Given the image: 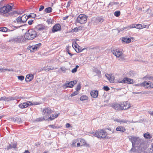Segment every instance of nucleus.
<instances>
[{
	"label": "nucleus",
	"instance_id": "nucleus-7",
	"mask_svg": "<svg viewBox=\"0 0 153 153\" xmlns=\"http://www.w3.org/2000/svg\"><path fill=\"white\" fill-rule=\"evenodd\" d=\"M134 80L128 77H125L122 80H118L117 82L123 84H132L134 83Z\"/></svg>",
	"mask_w": 153,
	"mask_h": 153
},
{
	"label": "nucleus",
	"instance_id": "nucleus-5",
	"mask_svg": "<svg viewBox=\"0 0 153 153\" xmlns=\"http://www.w3.org/2000/svg\"><path fill=\"white\" fill-rule=\"evenodd\" d=\"M12 6L9 4L2 7L0 8V13L6 14L12 11Z\"/></svg>",
	"mask_w": 153,
	"mask_h": 153
},
{
	"label": "nucleus",
	"instance_id": "nucleus-25",
	"mask_svg": "<svg viewBox=\"0 0 153 153\" xmlns=\"http://www.w3.org/2000/svg\"><path fill=\"white\" fill-rule=\"evenodd\" d=\"M23 38L22 36L18 37L15 39V41L17 42H21L23 41Z\"/></svg>",
	"mask_w": 153,
	"mask_h": 153
},
{
	"label": "nucleus",
	"instance_id": "nucleus-3",
	"mask_svg": "<svg viewBox=\"0 0 153 153\" xmlns=\"http://www.w3.org/2000/svg\"><path fill=\"white\" fill-rule=\"evenodd\" d=\"M112 52L113 54L117 57H120V59H123L122 58L123 51V50L117 48H113L112 50Z\"/></svg>",
	"mask_w": 153,
	"mask_h": 153
},
{
	"label": "nucleus",
	"instance_id": "nucleus-50",
	"mask_svg": "<svg viewBox=\"0 0 153 153\" xmlns=\"http://www.w3.org/2000/svg\"><path fill=\"white\" fill-rule=\"evenodd\" d=\"M48 117V121L49 120L51 121V120H53L55 119L54 118L51 117Z\"/></svg>",
	"mask_w": 153,
	"mask_h": 153
},
{
	"label": "nucleus",
	"instance_id": "nucleus-34",
	"mask_svg": "<svg viewBox=\"0 0 153 153\" xmlns=\"http://www.w3.org/2000/svg\"><path fill=\"white\" fill-rule=\"evenodd\" d=\"M7 30V28L6 27H0V31L3 32H6Z\"/></svg>",
	"mask_w": 153,
	"mask_h": 153
},
{
	"label": "nucleus",
	"instance_id": "nucleus-45",
	"mask_svg": "<svg viewBox=\"0 0 153 153\" xmlns=\"http://www.w3.org/2000/svg\"><path fill=\"white\" fill-rule=\"evenodd\" d=\"M12 148H15L16 146V144L15 143H11Z\"/></svg>",
	"mask_w": 153,
	"mask_h": 153
},
{
	"label": "nucleus",
	"instance_id": "nucleus-48",
	"mask_svg": "<svg viewBox=\"0 0 153 153\" xmlns=\"http://www.w3.org/2000/svg\"><path fill=\"white\" fill-rule=\"evenodd\" d=\"M128 121L126 120H121V119L120 123H126Z\"/></svg>",
	"mask_w": 153,
	"mask_h": 153
},
{
	"label": "nucleus",
	"instance_id": "nucleus-44",
	"mask_svg": "<svg viewBox=\"0 0 153 153\" xmlns=\"http://www.w3.org/2000/svg\"><path fill=\"white\" fill-rule=\"evenodd\" d=\"M12 148V144H10L7 146L6 148H5L7 150H9V149H11Z\"/></svg>",
	"mask_w": 153,
	"mask_h": 153
},
{
	"label": "nucleus",
	"instance_id": "nucleus-63",
	"mask_svg": "<svg viewBox=\"0 0 153 153\" xmlns=\"http://www.w3.org/2000/svg\"><path fill=\"white\" fill-rule=\"evenodd\" d=\"M136 24H133L131 25V27L132 28H135L136 27Z\"/></svg>",
	"mask_w": 153,
	"mask_h": 153
},
{
	"label": "nucleus",
	"instance_id": "nucleus-27",
	"mask_svg": "<svg viewBox=\"0 0 153 153\" xmlns=\"http://www.w3.org/2000/svg\"><path fill=\"white\" fill-rule=\"evenodd\" d=\"M88 97L85 95H83L80 98V100L82 101H84L85 100H87L88 99Z\"/></svg>",
	"mask_w": 153,
	"mask_h": 153
},
{
	"label": "nucleus",
	"instance_id": "nucleus-52",
	"mask_svg": "<svg viewBox=\"0 0 153 153\" xmlns=\"http://www.w3.org/2000/svg\"><path fill=\"white\" fill-rule=\"evenodd\" d=\"M71 126L72 127L70 124L69 123H67L66 124V128H69Z\"/></svg>",
	"mask_w": 153,
	"mask_h": 153
},
{
	"label": "nucleus",
	"instance_id": "nucleus-57",
	"mask_svg": "<svg viewBox=\"0 0 153 153\" xmlns=\"http://www.w3.org/2000/svg\"><path fill=\"white\" fill-rule=\"evenodd\" d=\"M5 101L7 102H9L10 101L9 100V97H5Z\"/></svg>",
	"mask_w": 153,
	"mask_h": 153
},
{
	"label": "nucleus",
	"instance_id": "nucleus-23",
	"mask_svg": "<svg viewBox=\"0 0 153 153\" xmlns=\"http://www.w3.org/2000/svg\"><path fill=\"white\" fill-rule=\"evenodd\" d=\"M22 23L25 22L28 19V17L25 14L21 17Z\"/></svg>",
	"mask_w": 153,
	"mask_h": 153
},
{
	"label": "nucleus",
	"instance_id": "nucleus-38",
	"mask_svg": "<svg viewBox=\"0 0 153 153\" xmlns=\"http://www.w3.org/2000/svg\"><path fill=\"white\" fill-rule=\"evenodd\" d=\"M79 93V92L77 91L76 90V91H74L73 92L71 95V97H73L75 95H76Z\"/></svg>",
	"mask_w": 153,
	"mask_h": 153
},
{
	"label": "nucleus",
	"instance_id": "nucleus-22",
	"mask_svg": "<svg viewBox=\"0 0 153 153\" xmlns=\"http://www.w3.org/2000/svg\"><path fill=\"white\" fill-rule=\"evenodd\" d=\"M146 25H142L141 24H136L135 28L139 29H141L146 28Z\"/></svg>",
	"mask_w": 153,
	"mask_h": 153
},
{
	"label": "nucleus",
	"instance_id": "nucleus-4",
	"mask_svg": "<svg viewBox=\"0 0 153 153\" xmlns=\"http://www.w3.org/2000/svg\"><path fill=\"white\" fill-rule=\"evenodd\" d=\"M87 16L84 14H80L77 17L76 22L81 24H85L87 22Z\"/></svg>",
	"mask_w": 153,
	"mask_h": 153
},
{
	"label": "nucleus",
	"instance_id": "nucleus-47",
	"mask_svg": "<svg viewBox=\"0 0 153 153\" xmlns=\"http://www.w3.org/2000/svg\"><path fill=\"white\" fill-rule=\"evenodd\" d=\"M144 83H141L140 84H135L134 85L136 86H141V87H142L143 86V85H144Z\"/></svg>",
	"mask_w": 153,
	"mask_h": 153
},
{
	"label": "nucleus",
	"instance_id": "nucleus-56",
	"mask_svg": "<svg viewBox=\"0 0 153 153\" xmlns=\"http://www.w3.org/2000/svg\"><path fill=\"white\" fill-rule=\"evenodd\" d=\"M115 121H116L118 123H120L121 121V119H115L114 120Z\"/></svg>",
	"mask_w": 153,
	"mask_h": 153
},
{
	"label": "nucleus",
	"instance_id": "nucleus-6",
	"mask_svg": "<svg viewBox=\"0 0 153 153\" xmlns=\"http://www.w3.org/2000/svg\"><path fill=\"white\" fill-rule=\"evenodd\" d=\"M38 104H39L37 103V102L33 104L30 101H27L26 102L19 104V107L20 108L23 109L28 107L29 106H31L33 105H37Z\"/></svg>",
	"mask_w": 153,
	"mask_h": 153
},
{
	"label": "nucleus",
	"instance_id": "nucleus-54",
	"mask_svg": "<svg viewBox=\"0 0 153 153\" xmlns=\"http://www.w3.org/2000/svg\"><path fill=\"white\" fill-rule=\"evenodd\" d=\"M25 77H18V78L19 80H20L21 81H22L24 79Z\"/></svg>",
	"mask_w": 153,
	"mask_h": 153
},
{
	"label": "nucleus",
	"instance_id": "nucleus-30",
	"mask_svg": "<svg viewBox=\"0 0 153 153\" xmlns=\"http://www.w3.org/2000/svg\"><path fill=\"white\" fill-rule=\"evenodd\" d=\"M48 126L53 129H58L60 128V127L56 126L55 125H51Z\"/></svg>",
	"mask_w": 153,
	"mask_h": 153
},
{
	"label": "nucleus",
	"instance_id": "nucleus-33",
	"mask_svg": "<svg viewBox=\"0 0 153 153\" xmlns=\"http://www.w3.org/2000/svg\"><path fill=\"white\" fill-rule=\"evenodd\" d=\"M9 97L10 101L17 100L18 98L17 97Z\"/></svg>",
	"mask_w": 153,
	"mask_h": 153
},
{
	"label": "nucleus",
	"instance_id": "nucleus-26",
	"mask_svg": "<svg viewBox=\"0 0 153 153\" xmlns=\"http://www.w3.org/2000/svg\"><path fill=\"white\" fill-rule=\"evenodd\" d=\"M107 80L111 83H113L114 82V77H106Z\"/></svg>",
	"mask_w": 153,
	"mask_h": 153
},
{
	"label": "nucleus",
	"instance_id": "nucleus-41",
	"mask_svg": "<svg viewBox=\"0 0 153 153\" xmlns=\"http://www.w3.org/2000/svg\"><path fill=\"white\" fill-rule=\"evenodd\" d=\"M79 67V66L78 65L76 66V67L74 68L72 70V73L76 72L77 70V68Z\"/></svg>",
	"mask_w": 153,
	"mask_h": 153
},
{
	"label": "nucleus",
	"instance_id": "nucleus-62",
	"mask_svg": "<svg viewBox=\"0 0 153 153\" xmlns=\"http://www.w3.org/2000/svg\"><path fill=\"white\" fill-rule=\"evenodd\" d=\"M61 69L63 71H65L66 70L65 68L63 67H62L61 68Z\"/></svg>",
	"mask_w": 153,
	"mask_h": 153
},
{
	"label": "nucleus",
	"instance_id": "nucleus-55",
	"mask_svg": "<svg viewBox=\"0 0 153 153\" xmlns=\"http://www.w3.org/2000/svg\"><path fill=\"white\" fill-rule=\"evenodd\" d=\"M33 22V21L32 20H30L28 21V23L29 25H31L32 24Z\"/></svg>",
	"mask_w": 153,
	"mask_h": 153
},
{
	"label": "nucleus",
	"instance_id": "nucleus-14",
	"mask_svg": "<svg viewBox=\"0 0 153 153\" xmlns=\"http://www.w3.org/2000/svg\"><path fill=\"white\" fill-rule=\"evenodd\" d=\"M61 29V27L59 24H57L54 25L52 28V32L55 33L56 32L60 31Z\"/></svg>",
	"mask_w": 153,
	"mask_h": 153
},
{
	"label": "nucleus",
	"instance_id": "nucleus-36",
	"mask_svg": "<svg viewBox=\"0 0 153 153\" xmlns=\"http://www.w3.org/2000/svg\"><path fill=\"white\" fill-rule=\"evenodd\" d=\"M16 20L17 22L18 23H23L22 22L21 17H18L16 19Z\"/></svg>",
	"mask_w": 153,
	"mask_h": 153
},
{
	"label": "nucleus",
	"instance_id": "nucleus-35",
	"mask_svg": "<svg viewBox=\"0 0 153 153\" xmlns=\"http://www.w3.org/2000/svg\"><path fill=\"white\" fill-rule=\"evenodd\" d=\"M142 83H144V85H143V87H145L148 88L149 87V83L148 82H147L146 81H144Z\"/></svg>",
	"mask_w": 153,
	"mask_h": 153
},
{
	"label": "nucleus",
	"instance_id": "nucleus-61",
	"mask_svg": "<svg viewBox=\"0 0 153 153\" xmlns=\"http://www.w3.org/2000/svg\"><path fill=\"white\" fill-rule=\"evenodd\" d=\"M105 75V76L106 77H107L108 76H112V75L111 74H106Z\"/></svg>",
	"mask_w": 153,
	"mask_h": 153
},
{
	"label": "nucleus",
	"instance_id": "nucleus-42",
	"mask_svg": "<svg viewBox=\"0 0 153 153\" xmlns=\"http://www.w3.org/2000/svg\"><path fill=\"white\" fill-rule=\"evenodd\" d=\"M103 132H105V137H100V138H106L107 139H109L110 138V137H109V136H107L106 135H107V133L106 132V131L104 130L103 129Z\"/></svg>",
	"mask_w": 153,
	"mask_h": 153
},
{
	"label": "nucleus",
	"instance_id": "nucleus-60",
	"mask_svg": "<svg viewBox=\"0 0 153 153\" xmlns=\"http://www.w3.org/2000/svg\"><path fill=\"white\" fill-rule=\"evenodd\" d=\"M105 129H107V130H109L110 131H111V132H111V134H112L114 133V131H113V130H112L110 128H105Z\"/></svg>",
	"mask_w": 153,
	"mask_h": 153
},
{
	"label": "nucleus",
	"instance_id": "nucleus-29",
	"mask_svg": "<svg viewBox=\"0 0 153 153\" xmlns=\"http://www.w3.org/2000/svg\"><path fill=\"white\" fill-rule=\"evenodd\" d=\"M144 137L146 139H150L152 138V136L150 134L148 133H146L144 134Z\"/></svg>",
	"mask_w": 153,
	"mask_h": 153
},
{
	"label": "nucleus",
	"instance_id": "nucleus-31",
	"mask_svg": "<svg viewBox=\"0 0 153 153\" xmlns=\"http://www.w3.org/2000/svg\"><path fill=\"white\" fill-rule=\"evenodd\" d=\"M25 80L27 82H29L32 80L34 77H25Z\"/></svg>",
	"mask_w": 153,
	"mask_h": 153
},
{
	"label": "nucleus",
	"instance_id": "nucleus-39",
	"mask_svg": "<svg viewBox=\"0 0 153 153\" xmlns=\"http://www.w3.org/2000/svg\"><path fill=\"white\" fill-rule=\"evenodd\" d=\"M47 22L48 24H52L53 22V19H48L47 20Z\"/></svg>",
	"mask_w": 153,
	"mask_h": 153
},
{
	"label": "nucleus",
	"instance_id": "nucleus-46",
	"mask_svg": "<svg viewBox=\"0 0 153 153\" xmlns=\"http://www.w3.org/2000/svg\"><path fill=\"white\" fill-rule=\"evenodd\" d=\"M45 29V26H41L39 27L38 28L39 30H42Z\"/></svg>",
	"mask_w": 153,
	"mask_h": 153
},
{
	"label": "nucleus",
	"instance_id": "nucleus-32",
	"mask_svg": "<svg viewBox=\"0 0 153 153\" xmlns=\"http://www.w3.org/2000/svg\"><path fill=\"white\" fill-rule=\"evenodd\" d=\"M45 11L46 13H50L52 11V8L51 7H48L45 9Z\"/></svg>",
	"mask_w": 153,
	"mask_h": 153
},
{
	"label": "nucleus",
	"instance_id": "nucleus-10",
	"mask_svg": "<svg viewBox=\"0 0 153 153\" xmlns=\"http://www.w3.org/2000/svg\"><path fill=\"white\" fill-rule=\"evenodd\" d=\"M77 82V81L76 80L71 81L63 85V87L64 88H72L74 85Z\"/></svg>",
	"mask_w": 153,
	"mask_h": 153
},
{
	"label": "nucleus",
	"instance_id": "nucleus-17",
	"mask_svg": "<svg viewBox=\"0 0 153 153\" xmlns=\"http://www.w3.org/2000/svg\"><path fill=\"white\" fill-rule=\"evenodd\" d=\"M90 94L93 98H96L98 97V91L97 90L92 91H91Z\"/></svg>",
	"mask_w": 153,
	"mask_h": 153
},
{
	"label": "nucleus",
	"instance_id": "nucleus-28",
	"mask_svg": "<svg viewBox=\"0 0 153 153\" xmlns=\"http://www.w3.org/2000/svg\"><path fill=\"white\" fill-rule=\"evenodd\" d=\"M13 70L12 69H4V68H2L0 69V72H4L6 71H13Z\"/></svg>",
	"mask_w": 153,
	"mask_h": 153
},
{
	"label": "nucleus",
	"instance_id": "nucleus-2",
	"mask_svg": "<svg viewBox=\"0 0 153 153\" xmlns=\"http://www.w3.org/2000/svg\"><path fill=\"white\" fill-rule=\"evenodd\" d=\"M90 134L94 135L95 137H97L98 138L100 137H105V132H103V129H98L97 131H90L89 133Z\"/></svg>",
	"mask_w": 153,
	"mask_h": 153
},
{
	"label": "nucleus",
	"instance_id": "nucleus-9",
	"mask_svg": "<svg viewBox=\"0 0 153 153\" xmlns=\"http://www.w3.org/2000/svg\"><path fill=\"white\" fill-rule=\"evenodd\" d=\"M52 111L51 108L48 107H45V108L43 109V116L45 117H49L50 114L52 113Z\"/></svg>",
	"mask_w": 153,
	"mask_h": 153
},
{
	"label": "nucleus",
	"instance_id": "nucleus-40",
	"mask_svg": "<svg viewBox=\"0 0 153 153\" xmlns=\"http://www.w3.org/2000/svg\"><path fill=\"white\" fill-rule=\"evenodd\" d=\"M102 88L104 91H108L110 89L107 86H103Z\"/></svg>",
	"mask_w": 153,
	"mask_h": 153
},
{
	"label": "nucleus",
	"instance_id": "nucleus-24",
	"mask_svg": "<svg viewBox=\"0 0 153 153\" xmlns=\"http://www.w3.org/2000/svg\"><path fill=\"white\" fill-rule=\"evenodd\" d=\"M122 41L126 43H129L131 42V39L128 38H123L122 39Z\"/></svg>",
	"mask_w": 153,
	"mask_h": 153
},
{
	"label": "nucleus",
	"instance_id": "nucleus-1",
	"mask_svg": "<svg viewBox=\"0 0 153 153\" xmlns=\"http://www.w3.org/2000/svg\"><path fill=\"white\" fill-rule=\"evenodd\" d=\"M37 36V33L34 30L30 29L26 32L24 37L26 39L31 40L34 39Z\"/></svg>",
	"mask_w": 153,
	"mask_h": 153
},
{
	"label": "nucleus",
	"instance_id": "nucleus-64",
	"mask_svg": "<svg viewBox=\"0 0 153 153\" xmlns=\"http://www.w3.org/2000/svg\"><path fill=\"white\" fill-rule=\"evenodd\" d=\"M68 16H66L65 17H64L63 18V20H65L66 19H67L68 18Z\"/></svg>",
	"mask_w": 153,
	"mask_h": 153
},
{
	"label": "nucleus",
	"instance_id": "nucleus-20",
	"mask_svg": "<svg viewBox=\"0 0 153 153\" xmlns=\"http://www.w3.org/2000/svg\"><path fill=\"white\" fill-rule=\"evenodd\" d=\"M80 144H81V146H84L86 147H89V145L87 143H86V141L85 139H82L80 140Z\"/></svg>",
	"mask_w": 153,
	"mask_h": 153
},
{
	"label": "nucleus",
	"instance_id": "nucleus-12",
	"mask_svg": "<svg viewBox=\"0 0 153 153\" xmlns=\"http://www.w3.org/2000/svg\"><path fill=\"white\" fill-rule=\"evenodd\" d=\"M41 45L42 44L39 43L38 44L29 46V49L31 52H33L37 50Z\"/></svg>",
	"mask_w": 153,
	"mask_h": 153
},
{
	"label": "nucleus",
	"instance_id": "nucleus-58",
	"mask_svg": "<svg viewBox=\"0 0 153 153\" xmlns=\"http://www.w3.org/2000/svg\"><path fill=\"white\" fill-rule=\"evenodd\" d=\"M103 20H104V19H103V18H100L99 19V22H103Z\"/></svg>",
	"mask_w": 153,
	"mask_h": 153
},
{
	"label": "nucleus",
	"instance_id": "nucleus-16",
	"mask_svg": "<svg viewBox=\"0 0 153 153\" xmlns=\"http://www.w3.org/2000/svg\"><path fill=\"white\" fill-rule=\"evenodd\" d=\"M121 104L122 105L123 110H125L128 109L131 106L130 105L127 101L121 102Z\"/></svg>",
	"mask_w": 153,
	"mask_h": 153
},
{
	"label": "nucleus",
	"instance_id": "nucleus-8",
	"mask_svg": "<svg viewBox=\"0 0 153 153\" xmlns=\"http://www.w3.org/2000/svg\"><path fill=\"white\" fill-rule=\"evenodd\" d=\"M138 138L137 137H134L133 136H130L129 137V140L132 143V145L135 146L141 143L139 142V141L138 140Z\"/></svg>",
	"mask_w": 153,
	"mask_h": 153
},
{
	"label": "nucleus",
	"instance_id": "nucleus-11",
	"mask_svg": "<svg viewBox=\"0 0 153 153\" xmlns=\"http://www.w3.org/2000/svg\"><path fill=\"white\" fill-rule=\"evenodd\" d=\"M111 107L116 110H123V109L122 108V105L121 104V102L120 103H114L112 104Z\"/></svg>",
	"mask_w": 153,
	"mask_h": 153
},
{
	"label": "nucleus",
	"instance_id": "nucleus-49",
	"mask_svg": "<svg viewBox=\"0 0 153 153\" xmlns=\"http://www.w3.org/2000/svg\"><path fill=\"white\" fill-rule=\"evenodd\" d=\"M66 50H67V51L68 53L71 56H72L73 55V54H72L71 53H70V50H69V49H68V48H67V49H66Z\"/></svg>",
	"mask_w": 153,
	"mask_h": 153
},
{
	"label": "nucleus",
	"instance_id": "nucleus-13",
	"mask_svg": "<svg viewBox=\"0 0 153 153\" xmlns=\"http://www.w3.org/2000/svg\"><path fill=\"white\" fill-rule=\"evenodd\" d=\"M72 47L78 53L82 52L84 49H82V48L79 46L76 42L73 43Z\"/></svg>",
	"mask_w": 153,
	"mask_h": 153
},
{
	"label": "nucleus",
	"instance_id": "nucleus-18",
	"mask_svg": "<svg viewBox=\"0 0 153 153\" xmlns=\"http://www.w3.org/2000/svg\"><path fill=\"white\" fill-rule=\"evenodd\" d=\"M48 120V117H46L45 116H44L43 117H39L37 118L36 120V122H40L44 120Z\"/></svg>",
	"mask_w": 153,
	"mask_h": 153
},
{
	"label": "nucleus",
	"instance_id": "nucleus-43",
	"mask_svg": "<svg viewBox=\"0 0 153 153\" xmlns=\"http://www.w3.org/2000/svg\"><path fill=\"white\" fill-rule=\"evenodd\" d=\"M81 85L79 84L77 85L76 87V90L77 91H79L81 89Z\"/></svg>",
	"mask_w": 153,
	"mask_h": 153
},
{
	"label": "nucleus",
	"instance_id": "nucleus-59",
	"mask_svg": "<svg viewBox=\"0 0 153 153\" xmlns=\"http://www.w3.org/2000/svg\"><path fill=\"white\" fill-rule=\"evenodd\" d=\"M34 75V74H27L26 75V76H33Z\"/></svg>",
	"mask_w": 153,
	"mask_h": 153
},
{
	"label": "nucleus",
	"instance_id": "nucleus-37",
	"mask_svg": "<svg viewBox=\"0 0 153 153\" xmlns=\"http://www.w3.org/2000/svg\"><path fill=\"white\" fill-rule=\"evenodd\" d=\"M114 15L116 17H118L120 15V11H116L114 12Z\"/></svg>",
	"mask_w": 153,
	"mask_h": 153
},
{
	"label": "nucleus",
	"instance_id": "nucleus-51",
	"mask_svg": "<svg viewBox=\"0 0 153 153\" xmlns=\"http://www.w3.org/2000/svg\"><path fill=\"white\" fill-rule=\"evenodd\" d=\"M5 96H4L0 98V101H5Z\"/></svg>",
	"mask_w": 153,
	"mask_h": 153
},
{
	"label": "nucleus",
	"instance_id": "nucleus-19",
	"mask_svg": "<svg viewBox=\"0 0 153 153\" xmlns=\"http://www.w3.org/2000/svg\"><path fill=\"white\" fill-rule=\"evenodd\" d=\"M82 30V26L77 27L74 28L71 30V32L72 33L78 32Z\"/></svg>",
	"mask_w": 153,
	"mask_h": 153
},
{
	"label": "nucleus",
	"instance_id": "nucleus-21",
	"mask_svg": "<svg viewBox=\"0 0 153 153\" xmlns=\"http://www.w3.org/2000/svg\"><path fill=\"white\" fill-rule=\"evenodd\" d=\"M117 131H119L121 132H123L126 131L125 128L122 126H118L116 129Z\"/></svg>",
	"mask_w": 153,
	"mask_h": 153
},
{
	"label": "nucleus",
	"instance_id": "nucleus-53",
	"mask_svg": "<svg viewBox=\"0 0 153 153\" xmlns=\"http://www.w3.org/2000/svg\"><path fill=\"white\" fill-rule=\"evenodd\" d=\"M44 6H42V5H41L40 6V7L39 8V11H41V10H43L44 9Z\"/></svg>",
	"mask_w": 153,
	"mask_h": 153
},
{
	"label": "nucleus",
	"instance_id": "nucleus-15",
	"mask_svg": "<svg viewBox=\"0 0 153 153\" xmlns=\"http://www.w3.org/2000/svg\"><path fill=\"white\" fill-rule=\"evenodd\" d=\"M141 144V143H140L137 145L133 146L132 145V148L129 151V153H134L138 151V150H137L136 148L137 147L138 148H140Z\"/></svg>",
	"mask_w": 153,
	"mask_h": 153
}]
</instances>
